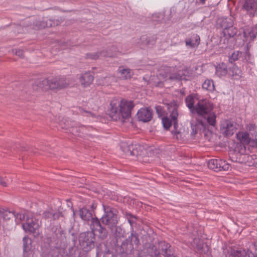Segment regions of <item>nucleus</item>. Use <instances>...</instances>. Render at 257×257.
Masks as SVG:
<instances>
[{
  "label": "nucleus",
  "mask_w": 257,
  "mask_h": 257,
  "mask_svg": "<svg viewBox=\"0 0 257 257\" xmlns=\"http://www.w3.org/2000/svg\"><path fill=\"white\" fill-rule=\"evenodd\" d=\"M103 207L104 214L99 220L103 225L107 226L111 232L116 235L118 229H120L117 225V211L109 206L103 205Z\"/></svg>",
  "instance_id": "4"
},
{
  "label": "nucleus",
  "mask_w": 257,
  "mask_h": 257,
  "mask_svg": "<svg viewBox=\"0 0 257 257\" xmlns=\"http://www.w3.org/2000/svg\"><path fill=\"white\" fill-rule=\"evenodd\" d=\"M241 52L237 51H234L229 57V61L231 63L238 60L239 57H241Z\"/></svg>",
  "instance_id": "37"
},
{
  "label": "nucleus",
  "mask_w": 257,
  "mask_h": 257,
  "mask_svg": "<svg viewBox=\"0 0 257 257\" xmlns=\"http://www.w3.org/2000/svg\"><path fill=\"white\" fill-rule=\"evenodd\" d=\"M248 48H247V49H246V53H248Z\"/></svg>",
  "instance_id": "55"
},
{
  "label": "nucleus",
  "mask_w": 257,
  "mask_h": 257,
  "mask_svg": "<svg viewBox=\"0 0 257 257\" xmlns=\"http://www.w3.org/2000/svg\"><path fill=\"white\" fill-rule=\"evenodd\" d=\"M243 148H244V151L245 150V147L243 146Z\"/></svg>",
  "instance_id": "58"
},
{
  "label": "nucleus",
  "mask_w": 257,
  "mask_h": 257,
  "mask_svg": "<svg viewBox=\"0 0 257 257\" xmlns=\"http://www.w3.org/2000/svg\"><path fill=\"white\" fill-rule=\"evenodd\" d=\"M227 72V67L225 63H221L216 66V74L218 76H225Z\"/></svg>",
  "instance_id": "29"
},
{
  "label": "nucleus",
  "mask_w": 257,
  "mask_h": 257,
  "mask_svg": "<svg viewBox=\"0 0 257 257\" xmlns=\"http://www.w3.org/2000/svg\"><path fill=\"white\" fill-rule=\"evenodd\" d=\"M121 148L122 151L127 155L140 156L142 155V147L138 145L130 144L127 145L125 143H122Z\"/></svg>",
  "instance_id": "9"
},
{
  "label": "nucleus",
  "mask_w": 257,
  "mask_h": 257,
  "mask_svg": "<svg viewBox=\"0 0 257 257\" xmlns=\"http://www.w3.org/2000/svg\"><path fill=\"white\" fill-rule=\"evenodd\" d=\"M191 130H192V132H191V135L192 136H194L197 133V123H195V124H193V122L191 121Z\"/></svg>",
  "instance_id": "44"
},
{
  "label": "nucleus",
  "mask_w": 257,
  "mask_h": 257,
  "mask_svg": "<svg viewBox=\"0 0 257 257\" xmlns=\"http://www.w3.org/2000/svg\"><path fill=\"white\" fill-rule=\"evenodd\" d=\"M90 227L91 231L94 233L95 231L98 232V236L101 239L103 240L107 238L108 231L105 227L102 226L100 221L97 218L92 219Z\"/></svg>",
  "instance_id": "7"
},
{
  "label": "nucleus",
  "mask_w": 257,
  "mask_h": 257,
  "mask_svg": "<svg viewBox=\"0 0 257 257\" xmlns=\"http://www.w3.org/2000/svg\"><path fill=\"white\" fill-rule=\"evenodd\" d=\"M237 138L244 146L250 144L251 145V137L248 133L240 132L237 134Z\"/></svg>",
  "instance_id": "24"
},
{
  "label": "nucleus",
  "mask_w": 257,
  "mask_h": 257,
  "mask_svg": "<svg viewBox=\"0 0 257 257\" xmlns=\"http://www.w3.org/2000/svg\"><path fill=\"white\" fill-rule=\"evenodd\" d=\"M125 215L128 222L133 228L137 224V217L128 213H126Z\"/></svg>",
  "instance_id": "34"
},
{
  "label": "nucleus",
  "mask_w": 257,
  "mask_h": 257,
  "mask_svg": "<svg viewBox=\"0 0 257 257\" xmlns=\"http://www.w3.org/2000/svg\"><path fill=\"white\" fill-rule=\"evenodd\" d=\"M86 130V128L84 126H82L79 127L78 130H76L77 132H81L82 133H85V131Z\"/></svg>",
  "instance_id": "48"
},
{
  "label": "nucleus",
  "mask_w": 257,
  "mask_h": 257,
  "mask_svg": "<svg viewBox=\"0 0 257 257\" xmlns=\"http://www.w3.org/2000/svg\"><path fill=\"white\" fill-rule=\"evenodd\" d=\"M202 88L209 91L214 90V85L213 81L209 80H206L202 84Z\"/></svg>",
  "instance_id": "33"
},
{
  "label": "nucleus",
  "mask_w": 257,
  "mask_h": 257,
  "mask_svg": "<svg viewBox=\"0 0 257 257\" xmlns=\"http://www.w3.org/2000/svg\"><path fill=\"white\" fill-rule=\"evenodd\" d=\"M160 84H162V82H160V83H159L158 85H160Z\"/></svg>",
  "instance_id": "56"
},
{
  "label": "nucleus",
  "mask_w": 257,
  "mask_h": 257,
  "mask_svg": "<svg viewBox=\"0 0 257 257\" xmlns=\"http://www.w3.org/2000/svg\"><path fill=\"white\" fill-rule=\"evenodd\" d=\"M243 8L253 16L254 11L257 8V2L255 0H245Z\"/></svg>",
  "instance_id": "20"
},
{
  "label": "nucleus",
  "mask_w": 257,
  "mask_h": 257,
  "mask_svg": "<svg viewBox=\"0 0 257 257\" xmlns=\"http://www.w3.org/2000/svg\"><path fill=\"white\" fill-rule=\"evenodd\" d=\"M237 33V29L231 26L225 28L223 31V36L221 37L220 42L228 45L229 41L233 38Z\"/></svg>",
  "instance_id": "11"
},
{
  "label": "nucleus",
  "mask_w": 257,
  "mask_h": 257,
  "mask_svg": "<svg viewBox=\"0 0 257 257\" xmlns=\"http://www.w3.org/2000/svg\"><path fill=\"white\" fill-rule=\"evenodd\" d=\"M79 215L82 220L86 221L91 220V222L92 219L96 218L93 217L92 211L89 210L86 207H83L79 209Z\"/></svg>",
  "instance_id": "19"
},
{
  "label": "nucleus",
  "mask_w": 257,
  "mask_h": 257,
  "mask_svg": "<svg viewBox=\"0 0 257 257\" xmlns=\"http://www.w3.org/2000/svg\"><path fill=\"white\" fill-rule=\"evenodd\" d=\"M31 239L28 237L25 236L23 239L24 255L30 249L29 245L31 244Z\"/></svg>",
  "instance_id": "35"
},
{
  "label": "nucleus",
  "mask_w": 257,
  "mask_h": 257,
  "mask_svg": "<svg viewBox=\"0 0 257 257\" xmlns=\"http://www.w3.org/2000/svg\"><path fill=\"white\" fill-rule=\"evenodd\" d=\"M138 118L140 121L148 122L152 118V113L148 108H142L137 113Z\"/></svg>",
  "instance_id": "17"
},
{
  "label": "nucleus",
  "mask_w": 257,
  "mask_h": 257,
  "mask_svg": "<svg viewBox=\"0 0 257 257\" xmlns=\"http://www.w3.org/2000/svg\"><path fill=\"white\" fill-rule=\"evenodd\" d=\"M244 37L248 39L250 41H252L257 36V26L252 28L251 30H246L243 32Z\"/></svg>",
  "instance_id": "27"
},
{
  "label": "nucleus",
  "mask_w": 257,
  "mask_h": 257,
  "mask_svg": "<svg viewBox=\"0 0 257 257\" xmlns=\"http://www.w3.org/2000/svg\"><path fill=\"white\" fill-rule=\"evenodd\" d=\"M200 99L198 98L197 96L195 94H190L187 96L185 100L186 106L189 109L191 113L194 111L195 104Z\"/></svg>",
  "instance_id": "18"
},
{
  "label": "nucleus",
  "mask_w": 257,
  "mask_h": 257,
  "mask_svg": "<svg viewBox=\"0 0 257 257\" xmlns=\"http://www.w3.org/2000/svg\"><path fill=\"white\" fill-rule=\"evenodd\" d=\"M141 40L143 44L150 46L155 44V40L153 37L143 36L141 37Z\"/></svg>",
  "instance_id": "31"
},
{
  "label": "nucleus",
  "mask_w": 257,
  "mask_h": 257,
  "mask_svg": "<svg viewBox=\"0 0 257 257\" xmlns=\"http://www.w3.org/2000/svg\"><path fill=\"white\" fill-rule=\"evenodd\" d=\"M0 215L5 220H9L15 216V211L7 207L0 208Z\"/></svg>",
  "instance_id": "22"
},
{
  "label": "nucleus",
  "mask_w": 257,
  "mask_h": 257,
  "mask_svg": "<svg viewBox=\"0 0 257 257\" xmlns=\"http://www.w3.org/2000/svg\"><path fill=\"white\" fill-rule=\"evenodd\" d=\"M156 111H157V112H158V114H159V113H160L159 111H160V110L161 111V107H160V106H156Z\"/></svg>",
  "instance_id": "51"
},
{
  "label": "nucleus",
  "mask_w": 257,
  "mask_h": 257,
  "mask_svg": "<svg viewBox=\"0 0 257 257\" xmlns=\"http://www.w3.org/2000/svg\"><path fill=\"white\" fill-rule=\"evenodd\" d=\"M22 226L25 231L33 234L34 236H38L40 234L38 219L34 217L32 214L27 215L26 223H23Z\"/></svg>",
  "instance_id": "5"
},
{
  "label": "nucleus",
  "mask_w": 257,
  "mask_h": 257,
  "mask_svg": "<svg viewBox=\"0 0 257 257\" xmlns=\"http://www.w3.org/2000/svg\"><path fill=\"white\" fill-rule=\"evenodd\" d=\"M206 1L207 0H199V2L201 5H204Z\"/></svg>",
  "instance_id": "52"
},
{
  "label": "nucleus",
  "mask_w": 257,
  "mask_h": 257,
  "mask_svg": "<svg viewBox=\"0 0 257 257\" xmlns=\"http://www.w3.org/2000/svg\"><path fill=\"white\" fill-rule=\"evenodd\" d=\"M69 85V80L67 78L58 76L51 79L37 80L33 84L32 87L33 89L37 91L48 90L57 91L67 88Z\"/></svg>",
  "instance_id": "3"
},
{
  "label": "nucleus",
  "mask_w": 257,
  "mask_h": 257,
  "mask_svg": "<svg viewBox=\"0 0 257 257\" xmlns=\"http://www.w3.org/2000/svg\"><path fill=\"white\" fill-rule=\"evenodd\" d=\"M95 240V234L91 231L81 233L79 236V244L86 250L94 247Z\"/></svg>",
  "instance_id": "6"
},
{
  "label": "nucleus",
  "mask_w": 257,
  "mask_h": 257,
  "mask_svg": "<svg viewBox=\"0 0 257 257\" xmlns=\"http://www.w3.org/2000/svg\"><path fill=\"white\" fill-rule=\"evenodd\" d=\"M169 109L171 112L170 116L171 117V120L174 122V127L175 130V131H172V133L173 134L174 138L179 140L181 136L180 135V132L176 130V127L178 125L177 117L178 116L177 108L176 106H173L172 107L171 106Z\"/></svg>",
  "instance_id": "13"
},
{
  "label": "nucleus",
  "mask_w": 257,
  "mask_h": 257,
  "mask_svg": "<svg viewBox=\"0 0 257 257\" xmlns=\"http://www.w3.org/2000/svg\"><path fill=\"white\" fill-rule=\"evenodd\" d=\"M8 181V180L7 179L0 177V184L2 186L4 187H6L7 186Z\"/></svg>",
  "instance_id": "46"
},
{
  "label": "nucleus",
  "mask_w": 257,
  "mask_h": 257,
  "mask_svg": "<svg viewBox=\"0 0 257 257\" xmlns=\"http://www.w3.org/2000/svg\"><path fill=\"white\" fill-rule=\"evenodd\" d=\"M74 250V248L73 247L71 248V251H70V253H71V254L70 255H69L68 257H76L75 255H74L72 251H73Z\"/></svg>",
  "instance_id": "50"
},
{
  "label": "nucleus",
  "mask_w": 257,
  "mask_h": 257,
  "mask_svg": "<svg viewBox=\"0 0 257 257\" xmlns=\"http://www.w3.org/2000/svg\"><path fill=\"white\" fill-rule=\"evenodd\" d=\"M213 105L207 99H201L195 104L192 113H196L199 117L197 119L198 124L205 127L207 124L214 126L216 124V114L213 111Z\"/></svg>",
  "instance_id": "1"
},
{
  "label": "nucleus",
  "mask_w": 257,
  "mask_h": 257,
  "mask_svg": "<svg viewBox=\"0 0 257 257\" xmlns=\"http://www.w3.org/2000/svg\"><path fill=\"white\" fill-rule=\"evenodd\" d=\"M76 128H77L76 127V128H73V130H72V132H73V133H74V132H75V129L76 130Z\"/></svg>",
  "instance_id": "53"
},
{
  "label": "nucleus",
  "mask_w": 257,
  "mask_h": 257,
  "mask_svg": "<svg viewBox=\"0 0 257 257\" xmlns=\"http://www.w3.org/2000/svg\"><path fill=\"white\" fill-rule=\"evenodd\" d=\"M81 112L82 113H84V112L87 113V116H91L92 117H94V116H95V114L93 113H92V112H91L90 111H86V110H84L83 109H81Z\"/></svg>",
  "instance_id": "47"
},
{
  "label": "nucleus",
  "mask_w": 257,
  "mask_h": 257,
  "mask_svg": "<svg viewBox=\"0 0 257 257\" xmlns=\"http://www.w3.org/2000/svg\"><path fill=\"white\" fill-rule=\"evenodd\" d=\"M98 52V55L100 57H113L116 52V48L114 46H112L109 49H104Z\"/></svg>",
  "instance_id": "26"
},
{
  "label": "nucleus",
  "mask_w": 257,
  "mask_h": 257,
  "mask_svg": "<svg viewBox=\"0 0 257 257\" xmlns=\"http://www.w3.org/2000/svg\"><path fill=\"white\" fill-rule=\"evenodd\" d=\"M229 73L232 76H240L241 75V70L235 65H233L229 69Z\"/></svg>",
  "instance_id": "36"
},
{
  "label": "nucleus",
  "mask_w": 257,
  "mask_h": 257,
  "mask_svg": "<svg viewBox=\"0 0 257 257\" xmlns=\"http://www.w3.org/2000/svg\"><path fill=\"white\" fill-rule=\"evenodd\" d=\"M185 241L187 244H190L193 248L200 252L204 251V246L207 247V245H204L203 241L198 238L192 237L191 240Z\"/></svg>",
  "instance_id": "16"
},
{
  "label": "nucleus",
  "mask_w": 257,
  "mask_h": 257,
  "mask_svg": "<svg viewBox=\"0 0 257 257\" xmlns=\"http://www.w3.org/2000/svg\"><path fill=\"white\" fill-rule=\"evenodd\" d=\"M13 52L16 55L19 56V57L22 58L24 57V52L23 51L20 49H15L13 50Z\"/></svg>",
  "instance_id": "45"
},
{
  "label": "nucleus",
  "mask_w": 257,
  "mask_h": 257,
  "mask_svg": "<svg viewBox=\"0 0 257 257\" xmlns=\"http://www.w3.org/2000/svg\"><path fill=\"white\" fill-rule=\"evenodd\" d=\"M134 249V247H132V244L129 243L128 240H125L123 241L121 245V251L125 253H131Z\"/></svg>",
  "instance_id": "30"
},
{
  "label": "nucleus",
  "mask_w": 257,
  "mask_h": 257,
  "mask_svg": "<svg viewBox=\"0 0 257 257\" xmlns=\"http://www.w3.org/2000/svg\"><path fill=\"white\" fill-rule=\"evenodd\" d=\"M243 148H244V151L245 150V147L243 146Z\"/></svg>",
  "instance_id": "57"
},
{
  "label": "nucleus",
  "mask_w": 257,
  "mask_h": 257,
  "mask_svg": "<svg viewBox=\"0 0 257 257\" xmlns=\"http://www.w3.org/2000/svg\"><path fill=\"white\" fill-rule=\"evenodd\" d=\"M173 69L168 67L166 68V74L165 78L166 80H170L171 81H179L184 79L185 74L183 70L179 71L177 73H172Z\"/></svg>",
  "instance_id": "14"
},
{
  "label": "nucleus",
  "mask_w": 257,
  "mask_h": 257,
  "mask_svg": "<svg viewBox=\"0 0 257 257\" xmlns=\"http://www.w3.org/2000/svg\"><path fill=\"white\" fill-rule=\"evenodd\" d=\"M165 13H160L158 14H155L153 16V19L154 21L160 22V23H166L168 21L170 20V18H165Z\"/></svg>",
  "instance_id": "32"
},
{
  "label": "nucleus",
  "mask_w": 257,
  "mask_h": 257,
  "mask_svg": "<svg viewBox=\"0 0 257 257\" xmlns=\"http://www.w3.org/2000/svg\"><path fill=\"white\" fill-rule=\"evenodd\" d=\"M172 121L167 117H163L162 121L164 128L166 130L169 129L172 125Z\"/></svg>",
  "instance_id": "39"
},
{
  "label": "nucleus",
  "mask_w": 257,
  "mask_h": 257,
  "mask_svg": "<svg viewBox=\"0 0 257 257\" xmlns=\"http://www.w3.org/2000/svg\"><path fill=\"white\" fill-rule=\"evenodd\" d=\"M21 27L20 26H18V29H21Z\"/></svg>",
  "instance_id": "54"
},
{
  "label": "nucleus",
  "mask_w": 257,
  "mask_h": 257,
  "mask_svg": "<svg viewBox=\"0 0 257 257\" xmlns=\"http://www.w3.org/2000/svg\"><path fill=\"white\" fill-rule=\"evenodd\" d=\"M134 107L132 101L113 99L110 103L109 115L114 120H119L122 122L131 116V111Z\"/></svg>",
  "instance_id": "2"
},
{
  "label": "nucleus",
  "mask_w": 257,
  "mask_h": 257,
  "mask_svg": "<svg viewBox=\"0 0 257 257\" xmlns=\"http://www.w3.org/2000/svg\"><path fill=\"white\" fill-rule=\"evenodd\" d=\"M94 77L89 72L81 74L79 78L81 85L84 88L89 86L92 83Z\"/></svg>",
  "instance_id": "15"
},
{
  "label": "nucleus",
  "mask_w": 257,
  "mask_h": 257,
  "mask_svg": "<svg viewBox=\"0 0 257 257\" xmlns=\"http://www.w3.org/2000/svg\"><path fill=\"white\" fill-rule=\"evenodd\" d=\"M87 57L92 60H96L99 58V55H98V52L90 53L87 54Z\"/></svg>",
  "instance_id": "43"
},
{
  "label": "nucleus",
  "mask_w": 257,
  "mask_h": 257,
  "mask_svg": "<svg viewBox=\"0 0 257 257\" xmlns=\"http://www.w3.org/2000/svg\"><path fill=\"white\" fill-rule=\"evenodd\" d=\"M60 23L59 20H48L43 18L42 20H37L33 22L34 26L37 29H43L46 27H52L58 26Z\"/></svg>",
  "instance_id": "10"
},
{
  "label": "nucleus",
  "mask_w": 257,
  "mask_h": 257,
  "mask_svg": "<svg viewBox=\"0 0 257 257\" xmlns=\"http://www.w3.org/2000/svg\"><path fill=\"white\" fill-rule=\"evenodd\" d=\"M96 207H97L96 204H95V203L92 204V205H91V207L92 209V210H91L92 213L93 212V209H95L96 208Z\"/></svg>",
  "instance_id": "49"
},
{
  "label": "nucleus",
  "mask_w": 257,
  "mask_h": 257,
  "mask_svg": "<svg viewBox=\"0 0 257 257\" xmlns=\"http://www.w3.org/2000/svg\"><path fill=\"white\" fill-rule=\"evenodd\" d=\"M222 133L226 136H232L236 131L235 124L229 120L223 121L220 126Z\"/></svg>",
  "instance_id": "12"
},
{
  "label": "nucleus",
  "mask_w": 257,
  "mask_h": 257,
  "mask_svg": "<svg viewBox=\"0 0 257 257\" xmlns=\"http://www.w3.org/2000/svg\"><path fill=\"white\" fill-rule=\"evenodd\" d=\"M117 71L119 74V77L123 80L130 79L133 75L131 69L124 68L123 66L119 67Z\"/></svg>",
  "instance_id": "21"
},
{
  "label": "nucleus",
  "mask_w": 257,
  "mask_h": 257,
  "mask_svg": "<svg viewBox=\"0 0 257 257\" xmlns=\"http://www.w3.org/2000/svg\"><path fill=\"white\" fill-rule=\"evenodd\" d=\"M43 217L45 219L54 217L55 219V214L52 210H46L43 213Z\"/></svg>",
  "instance_id": "41"
},
{
  "label": "nucleus",
  "mask_w": 257,
  "mask_h": 257,
  "mask_svg": "<svg viewBox=\"0 0 257 257\" xmlns=\"http://www.w3.org/2000/svg\"><path fill=\"white\" fill-rule=\"evenodd\" d=\"M208 167L215 172L227 171L230 165L225 161L221 159H211L208 162Z\"/></svg>",
  "instance_id": "8"
},
{
  "label": "nucleus",
  "mask_w": 257,
  "mask_h": 257,
  "mask_svg": "<svg viewBox=\"0 0 257 257\" xmlns=\"http://www.w3.org/2000/svg\"><path fill=\"white\" fill-rule=\"evenodd\" d=\"M126 240H129V243L132 244V247H134V246H135L136 247H137L140 243L139 235L137 233L134 231L133 229L132 230L131 236H128Z\"/></svg>",
  "instance_id": "28"
},
{
  "label": "nucleus",
  "mask_w": 257,
  "mask_h": 257,
  "mask_svg": "<svg viewBox=\"0 0 257 257\" xmlns=\"http://www.w3.org/2000/svg\"><path fill=\"white\" fill-rule=\"evenodd\" d=\"M29 213L26 214L22 212L16 213L15 212V216L14 217L15 218L16 221L21 222L25 219V217L27 218V215Z\"/></svg>",
  "instance_id": "38"
},
{
  "label": "nucleus",
  "mask_w": 257,
  "mask_h": 257,
  "mask_svg": "<svg viewBox=\"0 0 257 257\" xmlns=\"http://www.w3.org/2000/svg\"><path fill=\"white\" fill-rule=\"evenodd\" d=\"M185 42L186 45L192 47L198 46L200 43V37L197 34H194L189 39H187Z\"/></svg>",
  "instance_id": "25"
},
{
  "label": "nucleus",
  "mask_w": 257,
  "mask_h": 257,
  "mask_svg": "<svg viewBox=\"0 0 257 257\" xmlns=\"http://www.w3.org/2000/svg\"><path fill=\"white\" fill-rule=\"evenodd\" d=\"M231 257H255L251 253L246 252L243 249L233 250L231 253Z\"/></svg>",
  "instance_id": "23"
},
{
  "label": "nucleus",
  "mask_w": 257,
  "mask_h": 257,
  "mask_svg": "<svg viewBox=\"0 0 257 257\" xmlns=\"http://www.w3.org/2000/svg\"><path fill=\"white\" fill-rule=\"evenodd\" d=\"M238 155L240 156V157L239 158H237L236 160L235 161V162H238L239 163H244L246 161V158H248L249 156L246 155H242L240 154V153H238Z\"/></svg>",
  "instance_id": "42"
},
{
  "label": "nucleus",
  "mask_w": 257,
  "mask_h": 257,
  "mask_svg": "<svg viewBox=\"0 0 257 257\" xmlns=\"http://www.w3.org/2000/svg\"><path fill=\"white\" fill-rule=\"evenodd\" d=\"M252 130H250V133L251 135V145L253 147H257V132L254 134L252 132Z\"/></svg>",
  "instance_id": "40"
}]
</instances>
